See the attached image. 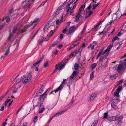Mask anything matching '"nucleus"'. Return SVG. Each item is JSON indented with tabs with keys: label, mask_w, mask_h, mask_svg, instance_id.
<instances>
[{
	"label": "nucleus",
	"mask_w": 126,
	"mask_h": 126,
	"mask_svg": "<svg viewBox=\"0 0 126 126\" xmlns=\"http://www.w3.org/2000/svg\"><path fill=\"white\" fill-rule=\"evenodd\" d=\"M27 122H24L22 126H27Z\"/></svg>",
	"instance_id": "63"
},
{
	"label": "nucleus",
	"mask_w": 126,
	"mask_h": 126,
	"mask_svg": "<svg viewBox=\"0 0 126 126\" xmlns=\"http://www.w3.org/2000/svg\"><path fill=\"white\" fill-rule=\"evenodd\" d=\"M45 110V108H44V107H43L40 110V111H39V113H42L43 111Z\"/></svg>",
	"instance_id": "43"
},
{
	"label": "nucleus",
	"mask_w": 126,
	"mask_h": 126,
	"mask_svg": "<svg viewBox=\"0 0 126 126\" xmlns=\"http://www.w3.org/2000/svg\"><path fill=\"white\" fill-rule=\"evenodd\" d=\"M78 0H76L75 2L72 4L73 8L70 11V14L72 16H74V14L73 13L74 11V9L75 8L76 6V5L75 3L77 2Z\"/></svg>",
	"instance_id": "8"
},
{
	"label": "nucleus",
	"mask_w": 126,
	"mask_h": 126,
	"mask_svg": "<svg viewBox=\"0 0 126 126\" xmlns=\"http://www.w3.org/2000/svg\"><path fill=\"white\" fill-rule=\"evenodd\" d=\"M5 19L6 21V22H9L10 20V18H9V17L8 16H6Z\"/></svg>",
	"instance_id": "53"
},
{
	"label": "nucleus",
	"mask_w": 126,
	"mask_h": 126,
	"mask_svg": "<svg viewBox=\"0 0 126 126\" xmlns=\"http://www.w3.org/2000/svg\"><path fill=\"white\" fill-rule=\"evenodd\" d=\"M103 50V49H102L101 50H100V52H101V55H104L105 53V52L104 51L103 52H102Z\"/></svg>",
	"instance_id": "60"
},
{
	"label": "nucleus",
	"mask_w": 126,
	"mask_h": 126,
	"mask_svg": "<svg viewBox=\"0 0 126 126\" xmlns=\"http://www.w3.org/2000/svg\"><path fill=\"white\" fill-rule=\"evenodd\" d=\"M92 7L91 5L90 4L89 5V6L87 8V9L88 10H90L91 9V8Z\"/></svg>",
	"instance_id": "59"
},
{
	"label": "nucleus",
	"mask_w": 126,
	"mask_h": 126,
	"mask_svg": "<svg viewBox=\"0 0 126 126\" xmlns=\"http://www.w3.org/2000/svg\"><path fill=\"white\" fill-rule=\"evenodd\" d=\"M92 5L93 7L92 9V10H95L96 8L98 6H96V4H93Z\"/></svg>",
	"instance_id": "37"
},
{
	"label": "nucleus",
	"mask_w": 126,
	"mask_h": 126,
	"mask_svg": "<svg viewBox=\"0 0 126 126\" xmlns=\"http://www.w3.org/2000/svg\"><path fill=\"white\" fill-rule=\"evenodd\" d=\"M46 39H44V37H42V40L40 41L39 43V44H41L43 41H47V40H45Z\"/></svg>",
	"instance_id": "40"
},
{
	"label": "nucleus",
	"mask_w": 126,
	"mask_h": 126,
	"mask_svg": "<svg viewBox=\"0 0 126 126\" xmlns=\"http://www.w3.org/2000/svg\"><path fill=\"white\" fill-rule=\"evenodd\" d=\"M120 63L119 65H116L114 67V68L117 70L119 73L121 71L123 68V60H121L120 61Z\"/></svg>",
	"instance_id": "3"
},
{
	"label": "nucleus",
	"mask_w": 126,
	"mask_h": 126,
	"mask_svg": "<svg viewBox=\"0 0 126 126\" xmlns=\"http://www.w3.org/2000/svg\"><path fill=\"white\" fill-rule=\"evenodd\" d=\"M74 47H72V46L69 47L67 49V51H69L70 50H71L72 48H73Z\"/></svg>",
	"instance_id": "61"
},
{
	"label": "nucleus",
	"mask_w": 126,
	"mask_h": 126,
	"mask_svg": "<svg viewBox=\"0 0 126 126\" xmlns=\"http://www.w3.org/2000/svg\"><path fill=\"white\" fill-rule=\"evenodd\" d=\"M88 13V14L85 17L86 18H87L90 16L91 15L92 13V11H89Z\"/></svg>",
	"instance_id": "32"
},
{
	"label": "nucleus",
	"mask_w": 126,
	"mask_h": 126,
	"mask_svg": "<svg viewBox=\"0 0 126 126\" xmlns=\"http://www.w3.org/2000/svg\"><path fill=\"white\" fill-rule=\"evenodd\" d=\"M48 61H47L46 62H45L44 63V65L43 66L44 68H45L46 67H47L48 66Z\"/></svg>",
	"instance_id": "39"
},
{
	"label": "nucleus",
	"mask_w": 126,
	"mask_h": 126,
	"mask_svg": "<svg viewBox=\"0 0 126 126\" xmlns=\"http://www.w3.org/2000/svg\"><path fill=\"white\" fill-rule=\"evenodd\" d=\"M21 80H22V79L21 77L20 78H18V79L16 81V83H18Z\"/></svg>",
	"instance_id": "45"
},
{
	"label": "nucleus",
	"mask_w": 126,
	"mask_h": 126,
	"mask_svg": "<svg viewBox=\"0 0 126 126\" xmlns=\"http://www.w3.org/2000/svg\"><path fill=\"white\" fill-rule=\"evenodd\" d=\"M111 106L112 107L114 108H117V105L115 103V102L112 103L111 104Z\"/></svg>",
	"instance_id": "23"
},
{
	"label": "nucleus",
	"mask_w": 126,
	"mask_h": 126,
	"mask_svg": "<svg viewBox=\"0 0 126 126\" xmlns=\"http://www.w3.org/2000/svg\"><path fill=\"white\" fill-rule=\"evenodd\" d=\"M76 42L77 41H76V42H75L72 45V46H74V47L76 46H77V45H78L79 44V42H77V43H76Z\"/></svg>",
	"instance_id": "38"
},
{
	"label": "nucleus",
	"mask_w": 126,
	"mask_h": 126,
	"mask_svg": "<svg viewBox=\"0 0 126 126\" xmlns=\"http://www.w3.org/2000/svg\"><path fill=\"white\" fill-rule=\"evenodd\" d=\"M7 119H5V121L4 123H3V125L2 126H5L7 124Z\"/></svg>",
	"instance_id": "49"
},
{
	"label": "nucleus",
	"mask_w": 126,
	"mask_h": 126,
	"mask_svg": "<svg viewBox=\"0 0 126 126\" xmlns=\"http://www.w3.org/2000/svg\"><path fill=\"white\" fill-rule=\"evenodd\" d=\"M6 24L5 23H4L2 25H0V30H1L4 26H6Z\"/></svg>",
	"instance_id": "35"
},
{
	"label": "nucleus",
	"mask_w": 126,
	"mask_h": 126,
	"mask_svg": "<svg viewBox=\"0 0 126 126\" xmlns=\"http://www.w3.org/2000/svg\"><path fill=\"white\" fill-rule=\"evenodd\" d=\"M74 27L72 26L69 29V31L67 33V34L69 35V34L74 32Z\"/></svg>",
	"instance_id": "12"
},
{
	"label": "nucleus",
	"mask_w": 126,
	"mask_h": 126,
	"mask_svg": "<svg viewBox=\"0 0 126 126\" xmlns=\"http://www.w3.org/2000/svg\"><path fill=\"white\" fill-rule=\"evenodd\" d=\"M119 39V38L117 36H115L113 38L112 41L113 42H114L116 40L118 39Z\"/></svg>",
	"instance_id": "46"
},
{
	"label": "nucleus",
	"mask_w": 126,
	"mask_h": 126,
	"mask_svg": "<svg viewBox=\"0 0 126 126\" xmlns=\"http://www.w3.org/2000/svg\"><path fill=\"white\" fill-rule=\"evenodd\" d=\"M114 96L115 97H116L117 99L118 100L119 97V93L117 91H115L114 93Z\"/></svg>",
	"instance_id": "18"
},
{
	"label": "nucleus",
	"mask_w": 126,
	"mask_h": 126,
	"mask_svg": "<svg viewBox=\"0 0 126 126\" xmlns=\"http://www.w3.org/2000/svg\"><path fill=\"white\" fill-rule=\"evenodd\" d=\"M82 47H80L77 50V52H81L82 51Z\"/></svg>",
	"instance_id": "48"
},
{
	"label": "nucleus",
	"mask_w": 126,
	"mask_h": 126,
	"mask_svg": "<svg viewBox=\"0 0 126 126\" xmlns=\"http://www.w3.org/2000/svg\"><path fill=\"white\" fill-rule=\"evenodd\" d=\"M67 32L68 31H67L66 29H64L62 32L64 34H65L66 33H67Z\"/></svg>",
	"instance_id": "52"
},
{
	"label": "nucleus",
	"mask_w": 126,
	"mask_h": 126,
	"mask_svg": "<svg viewBox=\"0 0 126 126\" xmlns=\"http://www.w3.org/2000/svg\"><path fill=\"white\" fill-rule=\"evenodd\" d=\"M49 23L47 25H46L44 27V31H45L47 30L48 28L49 27H50V24H51V21L49 22Z\"/></svg>",
	"instance_id": "19"
},
{
	"label": "nucleus",
	"mask_w": 126,
	"mask_h": 126,
	"mask_svg": "<svg viewBox=\"0 0 126 126\" xmlns=\"http://www.w3.org/2000/svg\"><path fill=\"white\" fill-rule=\"evenodd\" d=\"M86 29V27H85L84 28L83 30L81 32V36L77 40V41H78L79 40L83 37L84 36L85 34V32Z\"/></svg>",
	"instance_id": "10"
},
{
	"label": "nucleus",
	"mask_w": 126,
	"mask_h": 126,
	"mask_svg": "<svg viewBox=\"0 0 126 126\" xmlns=\"http://www.w3.org/2000/svg\"><path fill=\"white\" fill-rule=\"evenodd\" d=\"M66 80V79H63V81L62 82V84L60 85L58 88L56 89V90L52 91L51 94H54L53 93L54 92H55V93H56L57 92H58L63 87V84L65 82Z\"/></svg>",
	"instance_id": "6"
},
{
	"label": "nucleus",
	"mask_w": 126,
	"mask_h": 126,
	"mask_svg": "<svg viewBox=\"0 0 126 126\" xmlns=\"http://www.w3.org/2000/svg\"><path fill=\"white\" fill-rule=\"evenodd\" d=\"M72 74V75H73L74 76H75V77H77L78 75V74L77 71H74L73 72Z\"/></svg>",
	"instance_id": "33"
},
{
	"label": "nucleus",
	"mask_w": 126,
	"mask_h": 126,
	"mask_svg": "<svg viewBox=\"0 0 126 126\" xmlns=\"http://www.w3.org/2000/svg\"><path fill=\"white\" fill-rule=\"evenodd\" d=\"M97 64L96 63H93L92 65L91 68L92 69H94L95 68L97 65Z\"/></svg>",
	"instance_id": "29"
},
{
	"label": "nucleus",
	"mask_w": 126,
	"mask_h": 126,
	"mask_svg": "<svg viewBox=\"0 0 126 126\" xmlns=\"http://www.w3.org/2000/svg\"><path fill=\"white\" fill-rule=\"evenodd\" d=\"M74 68L75 70H76L78 69V67L79 66V65L77 64H75L74 65Z\"/></svg>",
	"instance_id": "51"
},
{
	"label": "nucleus",
	"mask_w": 126,
	"mask_h": 126,
	"mask_svg": "<svg viewBox=\"0 0 126 126\" xmlns=\"http://www.w3.org/2000/svg\"><path fill=\"white\" fill-rule=\"evenodd\" d=\"M31 26L30 25H25L24 26V27L26 29H27L30 26Z\"/></svg>",
	"instance_id": "62"
},
{
	"label": "nucleus",
	"mask_w": 126,
	"mask_h": 126,
	"mask_svg": "<svg viewBox=\"0 0 126 126\" xmlns=\"http://www.w3.org/2000/svg\"><path fill=\"white\" fill-rule=\"evenodd\" d=\"M98 121L97 120H95L93 123L92 124L91 126H95L97 125L98 123Z\"/></svg>",
	"instance_id": "27"
},
{
	"label": "nucleus",
	"mask_w": 126,
	"mask_h": 126,
	"mask_svg": "<svg viewBox=\"0 0 126 126\" xmlns=\"http://www.w3.org/2000/svg\"><path fill=\"white\" fill-rule=\"evenodd\" d=\"M42 92V91H41V90H39V91H38L36 93V96L38 97L41 94Z\"/></svg>",
	"instance_id": "28"
},
{
	"label": "nucleus",
	"mask_w": 126,
	"mask_h": 126,
	"mask_svg": "<svg viewBox=\"0 0 126 126\" xmlns=\"http://www.w3.org/2000/svg\"><path fill=\"white\" fill-rule=\"evenodd\" d=\"M10 46H9L8 47H4L3 48L4 49V48L6 49L5 50H3V51H5L6 50H7L6 51L5 53V55H7L8 53L9 52V49L10 47Z\"/></svg>",
	"instance_id": "15"
},
{
	"label": "nucleus",
	"mask_w": 126,
	"mask_h": 126,
	"mask_svg": "<svg viewBox=\"0 0 126 126\" xmlns=\"http://www.w3.org/2000/svg\"><path fill=\"white\" fill-rule=\"evenodd\" d=\"M58 43V42H54L51 45V47H54L56 45H57Z\"/></svg>",
	"instance_id": "47"
},
{
	"label": "nucleus",
	"mask_w": 126,
	"mask_h": 126,
	"mask_svg": "<svg viewBox=\"0 0 126 126\" xmlns=\"http://www.w3.org/2000/svg\"><path fill=\"white\" fill-rule=\"evenodd\" d=\"M108 60V59L105 56H104L103 57H101L99 59V61H103L104 62V64H105L106 63Z\"/></svg>",
	"instance_id": "9"
},
{
	"label": "nucleus",
	"mask_w": 126,
	"mask_h": 126,
	"mask_svg": "<svg viewBox=\"0 0 126 126\" xmlns=\"http://www.w3.org/2000/svg\"><path fill=\"white\" fill-rule=\"evenodd\" d=\"M46 97V96H44V95L42 94L40 96L38 99L39 100L40 102L43 103L44 102V99Z\"/></svg>",
	"instance_id": "13"
},
{
	"label": "nucleus",
	"mask_w": 126,
	"mask_h": 126,
	"mask_svg": "<svg viewBox=\"0 0 126 126\" xmlns=\"http://www.w3.org/2000/svg\"><path fill=\"white\" fill-rule=\"evenodd\" d=\"M25 31V30H21L20 29H19L18 30V34H20V33H23Z\"/></svg>",
	"instance_id": "42"
},
{
	"label": "nucleus",
	"mask_w": 126,
	"mask_h": 126,
	"mask_svg": "<svg viewBox=\"0 0 126 126\" xmlns=\"http://www.w3.org/2000/svg\"><path fill=\"white\" fill-rule=\"evenodd\" d=\"M68 109L67 108L64 110H62L56 113L55 115H54L49 120V121L48 122H49L54 117H56L57 116H59V115H60L63 113L65 112H66Z\"/></svg>",
	"instance_id": "5"
},
{
	"label": "nucleus",
	"mask_w": 126,
	"mask_h": 126,
	"mask_svg": "<svg viewBox=\"0 0 126 126\" xmlns=\"http://www.w3.org/2000/svg\"><path fill=\"white\" fill-rule=\"evenodd\" d=\"M10 100V99H7V100L5 101V106H6L7 105L8 103Z\"/></svg>",
	"instance_id": "54"
},
{
	"label": "nucleus",
	"mask_w": 126,
	"mask_h": 126,
	"mask_svg": "<svg viewBox=\"0 0 126 126\" xmlns=\"http://www.w3.org/2000/svg\"><path fill=\"white\" fill-rule=\"evenodd\" d=\"M32 75L31 74H29L27 76L24 75L21 76L22 82L24 84H27L29 82L32 78Z\"/></svg>",
	"instance_id": "2"
},
{
	"label": "nucleus",
	"mask_w": 126,
	"mask_h": 126,
	"mask_svg": "<svg viewBox=\"0 0 126 126\" xmlns=\"http://www.w3.org/2000/svg\"><path fill=\"white\" fill-rule=\"evenodd\" d=\"M123 79H122L121 80H120L119 82H118L117 84V85L118 86L122 82H123Z\"/></svg>",
	"instance_id": "55"
},
{
	"label": "nucleus",
	"mask_w": 126,
	"mask_h": 126,
	"mask_svg": "<svg viewBox=\"0 0 126 126\" xmlns=\"http://www.w3.org/2000/svg\"><path fill=\"white\" fill-rule=\"evenodd\" d=\"M94 45H92L90 44L87 47V48L88 49H90L92 50L94 49Z\"/></svg>",
	"instance_id": "22"
},
{
	"label": "nucleus",
	"mask_w": 126,
	"mask_h": 126,
	"mask_svg": "<svg viewBox=\"0 0 126 126\" xmlns=\"http://www.w3.org/2000/svg\"><path fill=\"white\" fill-rule=\"evenodd\" d=\"M12 33H10L9 36L8 38V40H9L12 37Z\"/></svg>",
	"instance_id": "56"
},
{
	"label": "nucleus",
	"mask_w": 126,
	"mask_h": 126,
	"mask_svg": "<svg viewBox=\"0 0 126 126\" xmlns=\"http://www.w3.org/2000/svg\"><path fill=\"white\" fill-rule=\"evenodd\" d=\"M123 117L122 115L118 117H116V120L118 122L117 124L120 126L121 124L122 123V120Z\"/></svg>",
	"instance_id": "7"
},
{
	"label": "nucleus",
	"mask_w": 126,
	"mask_h": 126,
	"mask_svg": "<svg viewBox=\"0 0 126 126\" xmlns=\"http://www.w3.org/2000/svg\"><path fill=\"white\" fill-rule=\"evenodd\" d=\"M74 77L75 76L72 75H72L70 77V79L72 80V79H74Z\"/></svg>",
	"instance_id": "57"
},
{
	"label": "nucleus",
	"mask_w": 126,
	"mask_h": 126,
	"mask_svg": "<svg viewBox=\"0 0 126 126\" xmlns=\"http://www.w3.org/2000/svg\"><path fill=\"white\" fill-rule=\"evenodd\" d=\"M108 114V113L107 112H105L104 114V115L103 116V119H106L107 118Z\"/></svg>",
	"instance_id": "36"
},
{
	"label": "nucleus",
	"mask_w": 126,
	"mask_h": 126,
	"mask_svg": "<svg viewBox=\"0 0 126 126\" xmlns=\"http://www.w3.org/2000/svg\"><path fill=\"white\" fill-rule=\"evenodd\" d=\"M85 8V5H84L83 4L82 5L81 7L79 9L78 13L76 16V18L74 20V22H78L79 21V19L82 17V13Z\"/></svg>",
	"instance_id": "1"
},
{
	"label": "nucleus",
	"mask_w": 126,
	"mask_h": 126,
	"mask_svg": "<svg viewBox=\"0 0 126 126\" xmlns=\"http://www.w3.org/2000/svg\"><path fill=\"white\" fill-rule=\"evenodd\" d=\"M63 46V45L62 44H59L57 45V47H58L59 49L61 48Z\"/></svg>",
	"instance_id": "58"
},
{
	"label": "nucleus",
	"mask_w": 126,
	"mask_h": 126,
	"mask_svg": "<svg viewBox=\"0 0 126 126\" xmlns=\"http://www.w3.org/2000/svg\"><path fill=\"white\" fill-rule=\"evenodd\" d=\"M113 46V45H110L109 46L107 49L104 50V51L105 53V54H108L110 50Z\"/></svg>",
	"instance_id": "14"
},
{
	"label": "nucleus",
	"mask_w": 126,
	"mask_h": 126,
	"mask_svg": "<svg viewBox=\"0 0 126 126\" xmlns=\"http://www.w3.org/2000/svg\"><path fill=\"white\" fill-rule=\"evenodd\" d=\"M74 0H73L72 2L69 3H68L67 5V7L66 9V12L67 13H69L70 12V10L71 11V8H70V6L71 5L73 2H74L75 1Z\"/></svg>",
	"instance_id": "11"
},
{
	"label": "nucleus",
	"mask_w": 126,
	"mask_h": 126,
	"mask_svg": "<svg viewBox=\"0 0 126 126\" xmlns=\"http://www.w3.org/2000/svg\"><path fill=\"white\" fill-rule=\"evenodd\" d=\"M37 116H35V117H34L33 120V121L34 123H35L37 122Z\"/></svg>",
	"instance_id": "41"
},
{
	"label": "nucleus",
	"mask_w": 126,
	"mask_h": 126,
	"mask_svg": "<svg viewBox=\"0 0 126 126\" xmlns=\"http://www.w3.org/2000/svg\"><path fill=\"white\" fill-rule=\"evenodd\" d=\"M117 76V75L116 74H115L114 75L111 76V78L112 79H115Z\"/></svg>",
	"instance_id": "30"
},
{
	"label": "nucleus",
	"mask_w": 126,
	"mask_h": 126,
	"mask_svg": "<svg viewBox=\"0 0 126 126\" xmlns=\"http://www.w3.org/2000/svg\"><path fill=\"white\" fill-rule=\"evenodd\" d=\"M4 109V107L3 105L2 106L1 108V109H0V111H3V110Z\"/></svg>",
	"instance_id": "64"
},
{
	"label": "nucleus",
	"mask_w": 126,
	"mask_h": 126,
	"mask_svg": "<svg viewBox=\"0 0 126 126\" xmlns=\"http://www.w3.org/2000/svg\"><path fill=\"white\" fill-rule=\"evenodd\" d=\"M96 94L95 93H93L90 95V96L92 98V99H93V100L96 97Z\"/></svg>",
	"instance_id": "26"
},
{
	"label": "nucleus",
	"mask_w": 126,
	"mask_h": 126,
	"mask_svg": "<svg viewBox=\"0 0 126 126\" xmlns=\"http://www.w3.org/2000/svg\"><path fill=\"white\" fill-rule=\"evenodd\" d=\"M122 88L121 87L119 86L117 88V89L116 90V91L118 92H119L121 90H122Z\"/></svg>",
	"instance_id": "34"
},
{
	"label": "nucleus",
	"mask_w": 126,
	"mask_h": 126,
	"mask_svg": "<svg viewBox=\"0 0 126 126\" xmlns=\"http://www.w3.org/2000/svg\"><path fill=\"white\" fill-rule=\"evenodd\" d=\"M64 66L63 65V64L61 65L59 67V68H58V70L59 71H60L61 69L63 68L64 67Z\"/></svg>",
	"instance_id": "31"
},
{
	"label": "nucleus",
	"mask_w": 126,
	"mask_h": 126,
	"mask_svg": "<svg viewBox=\"0 0 126 126\" xmlns=\"http://www.w3.org/2000/svg\"><path fill=\"white\" fill-rule=\"evenodd\" d=\"M93 99H92V98L90 96V97H89L88 99V101L89 102H90L93 100Z\"/></svg>",
	"instance_id": "44"
},
{
	"label": "nucleus",
	"mask_w": 126,
	"mask_h": 126,
	"mask_svg": "<svg viewBox=\"0 0 126 126\" xmlns=\"http://www.w3.org/2000/svg\"><path fill=\"white\" fill-rule=\"evenodd\" d=\"M94 72L95 71L94 70L92 72V73L90 74V80H91L92 79V78L94 77Z\"/></svg>",
	"instance_id": "25"
},
{
	"label": "nucleus",
	"mask_w": 126,
	"mask_h": 126,
	"mask_svg": "<svg viewBox=\"0 0 126 126\" xmlns=\"http://www.w3.org/2000/svg\"><path fill=\"white\" fill-rule=\"evenodd\" d=\"M31 4L32 3H26V5L25 6L24 8H26L27 9H29L31 6Z\"/></svg>",
	"instance_id": "20"
},
{
	"label": "nucleus",
	"mask_w": 126,
	"mask_h": 126,
	"mask_svg": "<svg viewBox=\"0 0 126 126\" xmlns=\"http://www.w3.org/2000/svg\"><path fill=\"white\" fill-rule=\"evenodd\" d=\"M56 28H55L54 30H52L51 32H50V33L49 34L48 36L49 37H50L51 36L54 32L56 31Z\"/></svg>",
	"instance_id": "21"
},
{
	"label": "nucleus",
	"mask_w": 126,
	"mask_h": 126,
	"mask_svg": "<svg viewBox=\"0 0 126 126\" xmlns=\"http://www.w3.org/2000/svg\"><path fill=\"white\" fill-rule=\"evenodd\" d=\"M63 6L61 5L58 9L56 11V12L55 13L56 15L58 14L61 11L62 9Z\"/></svg>",
	"instance_id": "17"
},
{
	"label": "nucleus",
	"mask_w": 126,
	"mask_h": 126,
	"mask_svg": "<svg viewBox=\"0 0 126 126\" xmlns=\"http://www.w3.org/2000/svg\"><path fill=\"white\" fill-rule=\"evenodd\" d=\"M116 116H112L110 118V119H108L110 121H114L116 120Z\"/></svg>",
	"instance_id": "24"
},
{
	"label": "nucleus",
	"mask_w": 126,
	"mask_h": 126,
	"mask_svg": "<svg viewBox=\"0 0 126 126\" xmlns=\"http://www.w3.org/2000/svg\"><path fill=\"white\" fill-rule=\"evenodd\" d=\"M121 16V13L117 12L116 13L113 14L112 16V18L113 21L119 19Z\"/></svg>",
	"instance_id": "4"
},
{
	"label": "nucleus",
	"mask_w": 126,
	"mask_h": 126,
	"mask_svg": "<svg viewBox=\"0 0 126 126\" xmlns=\"http://www.w3.org/2000/svg\"><path fill=\"white\" fill-rule=\"evenodd\" d=\"M65 15H64L63 14L61 17V19L60 20H59V19H58L56 21V25L59 24L61 22V21L63 20V18L65 16Z\"/></svg>",
	"instance_id": "16"
},
{
	"label": "nucleus",
	"mask_w": 126,
	"mask_h": 126,
	"mask_svg": "<svg viewBox=\"0 0 126 126\" xmlns=\"http://www.w3.org/2000/svg\"><path fill=\"white\" fill-rule=\"evenodd\" d=\"M17 30V28L16 27H15V28H14L12 32L14 33H15L16 32Z\"/></svg>",
	"instance_id": "50"
}]
</instances>
